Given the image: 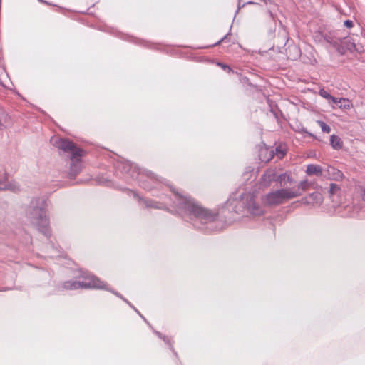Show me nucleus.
<instances>
[{"label": "nucleus", "mask_w": 365, "mask_h": 365, "mask_svg": "<svg viewBox=\"0 0 365 365\" xmlns=\"http://www.w3.org/2000/svg\"><path fill=\"white\" fill-rule=\"evenodd\" d=\"M173 192L172 204L165 200L155 202L153 200L142 199L136 193L133 192L135 197L138 198L140 203L146 207L165 209L167 206L170 212L180 215L185 220L191 223L197 229L206 232H211L216 229L215 220L217 215L216 212L201 206L197 202L182 192L171 189Z\"/></svg>", "instance_id": "1"}, {"label": "nucleus", "mask_w": 365, "mask_h": 365, "mask_svg": "<svg viewBox=\"0 0 365 365\" xmlns=\"http://www.w3.org/2000/svg\"><path fill=\"white\" fill-rule=\"evenodd\" d=\"M117 169L122 173L128 174L131 178L137 180L139 185L146 190L158 188L161 185H166V181L160 180L151 172L141 170L130 161H123L118 163Z\"/></svg>", "instance_id": "2"}, {"label": "nucleus", "mask_w": 365, "mask_h": 365, "mask_svg": "<svg viewBox=\"0 0 365 365\" xmlns=\"http://www.w3.org/2000/svg\"><path fill=\"white\" fill-rule=\"evenodd\" d=\"M46 200L44 197H36L33 199L26 210V218L28 221L46 237H49L51 235L49 227V218L47 216Z\"/></svg>", "instance_id": "3"}, {"label": "nucleus", "mask_w": 365, "mask_h": 365, "mask_svg": "<svg viewBox=\"0 0 365 365\" xmlns=\"http://www.w3.org/2000/svg\"><path fill=\"white\" fill-rule=\"evenodd\" d=\"M238 197H230L226 205L232 208L235 212H239L241 207H245L248 212L255 217L262 216L264 214V209L255 201V195L253 193H242Z\"/></svg>", "instance_id": "4"}, {"label": "nucleus", "mask_w": 365, "mask_h": 365, "mask_svg": "<svg viewBox=\"0 0 365 365\" xmlns=\"http://www.w3.org/2000/svg\"><path fill=\"white\" fill-rule=\"evenodd\" d=\"M53 145L63 152L71 154L70 175L73 177L77 175L81 170L80 158L84 155V150L78 148L72 141L64 138L53 140Z\"/></svg>", "instance_id": "5"}, {"label": "nucleus", "mask_w": 365, "mask_h": 365, "mask_svg": "<svg viewBox=\"0 0 365 365\" xmlns=\"http://www.w3.org/2000/svg\"><path fill=\"white\" fill-rule=\"evenodd\" d=\"M301 192L292 188H281L272 190L262 197V202L265 206L274 207L284 204L287 201L299 197Z\"/></svg>", "instance_id": "6"}, {"label": "nucleus", "mask_w": 365, "mask_h": 365, "mask_svg": "<svg viewBox=\"0 0 365 365\" xmlns=\"http://www.w3.org/2000/svg\"><path fill=\"white\" fill-rule=\"evenodd\" d=\"M61 287L66 290L78 289H103L108 290L107 284L93 275H86L82 279L68 280L63 282Z\"/></svg>", "instance_id": "7"}, {"label": "nucleus", "mask_w": 365, "mask_h": 365, "mask_svg": "<svg viewBox=\"0 0 365 365\" xmlns=\"http://www.w3.org/2000/svg\"><path fill=\"white\" fill-rule=\"evenodd\" d=\"M277 172L274 168L267 169L262 175L259 185L262 187H267L271 185L273 182H276Z\"/></svg>", "instance_id": "8"}, {"label": "nucleus", "mask_w": 365, "mask_h": 365, "mask_svg": "<svg viewBox=\"0 0 365 365\" xmlns=\"http://www.w3.org/2000/svg\"><path fill=\"white\" fill-rule=\"evenodd\" d=\"M344 178V173L335 167L329 165L324 170V179L341 181Z\"/></svg>", "instance_id": "9"}, {"label": "nucleus", "mask_w": 365, "mask_h": 365, "mask_svg": "<svg viewBox=\"0 0 365 365\" xmlns=\"http://www.w3.org/2000/svg\"><path fill=\"white\" fill-rule=\"evenodd\" d=\"M323 201L322 195L319 192H314L304 197H302L300 202L302 204L308 205H321Z\"/></svg>", "instance_id": "10"}, {"label": "nucleus", "mask_w": 365, "mask_h": 365, "mask_svg": "<svg viewBox=\"0 0 365 365\" xmlns=\"http://www.w3.org/2000/svg\"><path fill=\"white\" fill-rule=\"evenodd\" d=\"M9 190L13 192L19 190V185L15 182H7V178L4 173H0V190Z\"/></svg>", "instance_id": "11"}, {"label": "nucleus", "mask_w": 365, "mask_h": 365, "mask_svg": "<svg viewBox=\"0 0 365 365\" xmlns=\"http://www.w3.org/2000/svg\"><path fill=\"white\" fill-rule=\"evenodd\" d=\"M305 173L309 176L315 175L324 179V170L322 167L317 164H309L307 165Z\"/></svg>", "instance_id": "12"}, {"label": "nucleus", "mask_w": 365, "mask_h": 365, "mask_svg": "<svg viewBox=\"0 0 365 365\" xmlns=\"http://www.w3.org/2000/svg\"><path fill=\"white\" fill-rule=\"evenodd\" d=\"M330 145L334 149L339 150L343 146V142L339 136L332 135L330 136Z\"/></svg>", "instance_id": "13"}, {"label": "nucleus", "mask_w": 365, "mask_h": 365, "mask_svg": "<svg viewBox=\"0 0 365 365\" xmlns=\"http://www.w3.org/2000/svg\"><path fill=\"white\" fill-rule=\"evenodd\" d=\"M287 180L288 182H292V178L291 176L287 173H282L279 175H277L276 182H279L281 185H284L285 183H283L284 181Z\"/></svg>", "instance_id": "14"}, {"label": "nucleus", "mask_w": 365, "mask_h": 365, "mask_svg": "<svg viewBox=\"0 0 365 365\" xmlns=\"http://www.w3.org/2000/svg\"><path fill=\"white\" fill-rule=\"evenodd\" d=\"M310 187V183L307 181V180H303L299 182L297 188H294L296 190H299L301 193L302 191L304 192L307 190Z\"/></svg>", "instance_id": "15"}, {"label": "nucleus", "mask_w": 365, "mask_h": 365, "mask_svg": "<svg viewBox=\"0 0 365 365\" xmlns=\"http://www.w3.org/2000/svg\"><path fill=\"white\" fill-rule=\"evenodd\" d=\"M353 105L348 98H342L341 102L340 103L339 108L344 110H349L352 108Z\"/></svg>", "instance_id": "16"}, {"label": "nucleus", "mask_w": 365, "mask_h": 365, "mask_svg": "<svg viewBox=\"0 0 365 365\" xmlns=\"http://www.w3.org/2000/svg\"><path fill=\"white\" fill-rule=\"evenodd\" d=\"M317 123L319 124V125L320 126L322 130L324 133H330V131H331L330 126L328 125L327 124H326L324 121L318 120Z\"/></svg>", "instance_id": "17"}, {"label": "nucleus", "mask_w": 365, "mask_h": 365, "mask_svg": "<svg viewBox=\"0 0 365 365\" xmlns=\"http://www.w3.org/2000/svg\"><path fill=\"white\" fill-rule=\"evenodd\" d=\"M340 190L339 185L335 183H331L329 187V192L331 195L336 194L337 192Z\"/></svg>", "instance_id": "18"}, {"label": "nucleus", "mask_w": 365, "mask_h": 365, "mask_svg": "<svg viewBox=\"0 0 365 365\" xmlns=\"http://www.w3.org/2000/svg\"><path fill=\"white\" fill-rule=\"evenodd\" d=\"M319 95L320 96H322V98L327 99V101L329 100V98H331V95L327 92V91H325L324 88H321L319 91Z\"/></svg>", "instance_id": "19"}, {"label": "nucleus", "mask_w": 365, "mask_h": 365, "mask_svg": "<svg viewBox=\"0 0 365 365\" xmlns=\"http://www.w3.org/2000/svg\"><path fill=\"white\" fill-rule=\"evenodd\" d=\"M356 190L361 198L365 200V187L363 186H358Z\"/></svg>", "instance_id": "20"}, {"label": "nucleus", "mask_w": 365, "mask_h": 365, "mask_svg": "<svg viewBox=\"0 0 365 365\" xmlns=\"http://www.w3.org/2000/svg\"><path fill=\"white\" fill-rule=\"evenodd\" d=\"M114 294H115V295H117L118 297H119L120 298L123 299L126 303H128V304H129V305H130V307H132V308H133L135 312H137L139 314V315H140V317H142L145 321H146V320H145V318H144V317H143V316L139 313V312H138V310H137V309H135L133 305H131V304H130V303L128 301H127L125 299H124V298H123V297L120 294H118V293H114Z\"/></svg>", "instance_id": "21"}, {"label": "nucleus", "mask_w": 365, "mask_h": 365, "mask_svg": "<svg viewBox=\"0 0 365 365\" xmlns=\"http://www.w3.org/2000/svg\"><path fill=\"white\" fill-rule=\"evenodd\" d=\"M277 155L279 158H282L285 155V151L282 150L279 147L276 148Z\"/></svg>", "instance_id": "22"}, {"label": "nucleus", "mask_w": 365, "mask_h": 365, "mask_svg": "<svg viewBox=\"0 0 365 365\" xmlns=\"http://www.w3.org/2000/svg\"><path fill=\"white\" fill-rule=\"evenodd\" d=\"M155 334L160 339H162L165 343L170 344V340L165 336H163L161 333L155 331Z\"/></svg>", "instance_id": "23"}, {"label": "nucleus", "mask_w": 365, "mask_h": 365, "mask_svg": "<svg viewBox=\"0 0 365 365\" xmlns=\"http://www.w3.org/2000/svg\"><path fill=\"white\" fill-rule=\"evenodd\" d=\"M341 99H342V98H335L331 96V98H329V102H331L332 103L337 104V103H340L341 102Z\"/></svg>", "instance_id": "24"}, {"label": "nucleus", "mask_w": 365, "mask_h": 365, "mask_svg": "<svg viewBox=\"0 0 365 365\" xmlns=\"http://www.w3.org/2000/svg\"><path fill=\"white\" fill-rule=\"evenodd\" d=\"M230 36V34H227V35H225L223 38H222L220 41H218L217 42H216L213 46H217V45H219L220 43L222 42H225L227 41V40L228 39V37Z\"/></svg>", "instance_id": "25"}, {"label": "nucleus", "mask_w": 365, "mask_h": 365, "mask_svg": "<svg viewBox=\"0 0 365 365\" xmlns=\"http://www.w3.org/2000/svg\"><path fill=\"white\" fill-rule=\"evenodd\" d=\"M344 25L347 28H352L354 26V23L351 20H346L344 22Z\"/></svg>", "instance_id": "26"}, {"label": "nucleus", "mask_w": 365, "mask_h": 365, "mask_svg": "<svg viewBox=\"0 0 365 365\" xmlns=\"http://www.w3.org/2000/svg\"><path fill=\"white\" fill-rule=\"evenodd\" d=\"M217 65H219L220 66H221L224 70H227L228 72L231 71V68H230V66L225 65V64H223V63H218Z\"/></svg>", "instance_id": "27"}, {"label": "nucleus", "mask_w": 365, "mask_h": 365, "mask_svg": "<svg viewBox=\"0 0 365 365\" xmlns=\"http://www.w3.org/2000/svg\"><path fill=\"white\" fill-rule=\"evenodd\" d=\"M268 14H269V16H270V18L274 19V15L272 11H268Z\"/></svg>", "instance_id": "28"}, {"label": "nucleus", "mask_w": 365, "mask_h": 365, "mask_svg": "<svg viewBox=\"0 0 365 365\" xmlns=\"http://www.w3.org/2000/svg\"><path fill=\"white\" fill-rule=\"evenodd\" d=\"M349 217H355V214L354 213H351L349 215Z\"/></svg>", "instance_id": "29"}]
</instances>
